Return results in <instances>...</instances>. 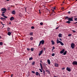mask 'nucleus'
Wrapping results in <instances>:
<instances>
[{"label": "nucleus", "mask_w": 77, "mask_h": 77, "mask_svg": "<svg viewBox=\"0 0 77 77\" xmlns=\"http://www.w3.org/2000/svg\"><path fill=\"white\" fill-rule=\"evenodd\" d=\"M73 17H69L67 19V20H68L66 22V23H67L69 24H70L71 23L70 21H73Z\"/></svg>", "instance_id": "1"}, {"label": "nucleus", "mask_w": 77, "mask_h": 77, "mask_svg": "<svg viewBox=\"0 0 77 77\" xmlns=\"http://www.w3.org/2000/svg\"><path fill=\"white\" fill-rule=\"evenodd\" d=\"M45 41L44 40H42L40 42L38 46H39L42 44V45H43V44H44Z\"/></svg>", "instance_id": "2"}, {"label": "nucleus", "mask_w": 77, "mask_h": 77, "mask_svg": "<svg viewBox=\"0 0 77 77\" xmlns=\"http://www.w3.org/2000/svg\"><path fill=\"white\" fill-rule=\"evenodd\" d=\"M71 47L72 49L75 48V45L74 43H72L71 44Z\"/></svg>", "instance_id": "3"}, {"label": "nucleus", "mask_w": 77, "mask_h": 77, "mask_svg": "<svg viewBox=\"0 0 77 77\" xmlns=\"http://www.w3.org/2000/svg\"><path fill=\"white\" fill-rule=\"evenodd\" d=\"M73 65H77V61H74L72 63Z\"/></svg>", "instance_id": "4"}, {"label": "nucleus", "mask_w": 77, "mask_h": 77, "mask_svg": "<svg viewBox=\"0 0 77 77\" xmlns=\"http://www.w3.org/2000/svg\"><path fill=\"white\" fill-rule=\"evenodd\" d=\"M1 11L3 12V11H7V10L6 8H2L1 9Z\"/></svg>", "instance_id": "5"}, {"label": "nucleus", "mask_w": 77, "mask_h": 77, "mask_svg": "<svg viewBox=\"0 0 77 77\" xmlns=\"http://www.w3.org/2000/svg\"><path fill=\"white\" fill-rule=\"evenodd\" d=\"M66 70L69 72H70L71 71L70 68H69V67H66Z\"/></svg>", "instance_id": "6"}, {"label": "nucleus", "mask_w": 77, "mask_h": 77, "mask_svg": "<svg viewBox=\"0 0 77 77\" xmlns=\"http://www.w3.org/2000/svg\"><path fill=\"white\" fill-rule=\"evenodd\" d=\"M65 51V49H63V50H61V51H60V53L62 54Z\"/></svg>", "instance_id": "7"}, {"label": "nucleus", "mask_w": 77, "mask_h": 77, "mask_svg": "<svg viewBox=\"0 0 77 77\" xmlns=\"http://www.w3.org/2000/svg\"><path fill=\"white\" fill-rule=\"evenodd\" d=\"M14 17H10V20L11 21H13L14 20Z\"/></svg>", "instance_id": "8"}, {"label": "nucleus", "mask_w": 77, "mask_h": 77, "mask_svg": "<svg viewBox=\"0 0 77 77\" xmlns=\"http://www.w3.org/2000/svg\"><path fill=\"white\" fill-rule=\"evenodd\" d=\"M43 53V51L42 50L40 51V53L39 54V56H40L42 53Z\"/></svg>", "instance_id": "9"}, {"label": "nucleus", "mask_w": 77, "mask_h": 77, "mask_svg": "<svg viewBox=\"0 0 77 77\" xmlns=\"http://www.w3.org/2000/svg\"><path fill=\"white\" fill-rule=\"evenodd\" d=\"M11 13H12V14H13L15 15V13H16V12L15 11V10H13V11H12Z\"/></svg>", "instance_id": "10"}, {"label": "nucleus", "mask_w": 77, "mask_h": 77, "mask_svg": "<svg viewBox=\"0 0 77 77\" xmlns=\"http://www.w3.org/2000/svg\"><path fill=\"white\" fill-rule=\"evenodd\" d=\"M59 66V64L57 63H55V66L56 67H58Z\"/></svg>", "instance_id": "11"}, {"label": "nucleus", "mask_w": 77, "mask_h": 77, "mask_svg": "<svg viewBox=\"0 0 77 77\" xmlns=\"http://www.w3.org/2000/svg\"><path fill=\"white\" fill-rule=\"evenodd\" d=\"M61 42V41H59V39H57V44H59V43H60Z\"/></svg>", "instance_id": "12"}, {"label": "nucleus", "mask_w": 77, "mask_h": 77, "mask_svg": "<svg viewBox=\"0 0 77 77\" xmlns=\"http://www.w3.org/2000/svg\"><path fill=\"white\" fill-rule=\"evenodd\" d=\"M58 37L59 38H61L62 37V34L60 33L59 34H58Z\"/></svg>", "instance_id": "13"}, {"label": "nucleus", "mask_w": 77, "mask_h": 77, "mask_svg": "<svg viewBox=\"0 0 77 77\" xmlns=\"http://www.w3.org/2000/svg\"><path fill=\"white\" fill-rule=\"evenodd\" d=\"M48 64H50V60L49 59H48Z\"/></svg>", "instance_id": "14"}, {"label": "nucleus", "mask_w": 77, "mask_h": 77, "mask_svg": "<svg viewBox=\"0 0 77 77\" xmlns=\"http://www.w3.org/2000/svg\"><path fill=\"white\" fill-rule=\"evenodd\" d=\"M11 34V33L10 32H8V35H9V36H10Z\"/></svg>", "instance_id": "15"}, {"label": "nucleus", "mask_w": 77, "mask_h": 77, "mask_svg": "<svg viewBox=\"0 0 77 77\" xmlns=\"http://www.w3.org/2000/svg\"><path fill=\"white\" fill-rule=\"evenodd\" d=\"M67 51H64V53H63V55H65L66 54V53H67Z\"/></svg>", "instance_id": "16"}, {"label": "nucleus", "mask_w": 77, "mask_h": 77, "mask_svg": "<svg viewBox=\"0 0 77 77\" xmlns=\"http://www.w3.org/2000/svg\"><path fill=\"white\" fill-rule=\"evenodd\" d=\"M39 74V72H36L35 73V75H37L38 76V75Z\"/></svg>", "instance_id": "17"}, {"label": "nucleus", "mask_w": 77, "mask_h": 77, "mask_svg": "<svg viewBox=\"0 0 77 77\" xmlns=\"http://www.w3.org/2000/svg\"><path fill=\"white\" fill-rule=\"evenodd\" d=\"M60 44H61V45L62 46L64 45V44L63 42H62L61 41V42L60 43Z\"/></svg>", "instance_id": "18"}, {"label": "nucleus", "mask_w": 77, "mask_h": 77, "mask_svg": "<svg viewBox=\"0 0 77 77\" xmlns=\"http://www.w3.org/2000/svg\"><path fill=\"white\" fill-rule=\"evenodd\" d=\"M40 66L41 67V69H42V70L43 69V67L42 66V64H41V63H40Z\"/></svg>", "instance_id": "19"}, {"label": "nucleus", "mask_w": 77, "mask_h": 77, "mask_svg": "<svg viewBox=\"0 0 77 77\" xmlns=\"http://www.w3.org/2000/svg\"><path fill=\"white\" fill-rule=\"evenodd\" d=\"M51 42H52V45H54V42L53 41H51Z\"/></svg>", "instance_id": "20"}, {"label": "nucleus", "mask_w": 77, "mask_h": 77, "mask_svg": "<svg viewBox=\"0 0 77 77\" xmlns=\"http://www.w3.org/2000/svg\"><path fill=\"white\" fill-rule=\"evenodd\" d=\"M30 40L31 41H32V40H33V38L32 37H31L30 38Z\"/></svg>", "instance_id": "21"}, {"label": "nucleus", "mask_w": 77, "mask_h": 77, "mask_svg": "<svg viewBox=\"0 0 77 77\" xmlns=\"http://www.w3.org/2000/svg\"><path fill=\"white\" fill-rule=\"evenodd\" d=\"M69 18V17L68 16H66L65 17V20H66V19H67H67H68Z\"/></svg>", "instance_id": "22"}, {"label": "nucleus", "mask_w": 77, "mask_h": 77, "mask_svg": "<svg viewBox=\"0 0 77 77\" xmlns=\"http://www.w3.org/2000/svg\"><path fill=\"white\" fill-rule=\"evenodd\" d=\"M46 72H48V73H49L50 72V71H49V70L46 69Z\"/></svg>", "instance_id": "23"}, {"label": "nucleus", "mask_w": 77, "mask_h": 77, "mask_svg": "<svg viewBox=\"0 0 77 77\" xmlns=\"http://www.w3.org/2000/svg\"><path fill=\"white\" fill-rule=\"evenodd\" d=\"M32 59H33L32 57H30L29 58V60H32Z\"/></svg>", "instance_id": "24"}, {"label": "nucleus", "mask_w": 77, "mask_h": 77, "mask_svg": "<svg viewBox=\"0 0 77 77\" xmlns=\"http://www.w3.org/2000/svg\"><path fill=\"white\" fill-rule=\"evenodd\" d=\"M35 61H33L32 62V65H34L35 64Z\"/></svg>", "instance_id": "25"}, {"label": "nucleus", "mask_w": 77, "mask_h": 77, "mask_svg": "<svg viewBox=\"0 0 77 77\" xmlns=\"http://www.w3.org/2000/svg\"><path fill=\"white\" fill-rule=\"evenodd\" d=\"M30 35H33V33L32 32H30Z\"/></svg>", "instance_id": "26"}, {"label": "nucleus", "mask_w": 77, "mask_h": 77, "mask_svg": "<svg viewBox=\"0 0 77 77\" xmlns=\"http://www.w3.org/2000/svg\"><path fill=\"white\" fill-rule=\"evenodd\" d=\"M43 73H41L42 74H43V75H45V72H43Z\"/></svg>", "instance_id": "27"}, {"label": "nucleus", "mask_w": 77, "mask_h": 77, "mask_svg": "<svg viewBox=\"0 0 77 77\" xmlns=\"http://www.w3.org/2000/svg\"><path fill=\"white\" fill-rule=\"evenodd\" d=\"M74 20L76 21H77V18L75 17L74 18Z\"/></svg>", "instance_id": "28"}, {"label": "nucleus", "mask_w": 77, "mask_h": 77, "mask_svg": "<svg viewBox=\"0 0 77 77\" xmlns=\"http://www.w3.org/2000/svg\"><path fill=\"white\" fill-rule=\"evenodd\" d=\"M34 50V48H31V51H33Z\"/></svg>", "instance_id": "29"}, {"label": "nucleus", "mask_w": 77, "mask_h": 77, "mask_svg": "<svg viewBox=\"0 0 77 77\" xmlns=\"http://www.w3.org/2000/svg\"><path fill=\"white\" fill-rule=\"evenodd\" d=\"M39 70H40V71L41 72H42L43 71L41 69H39Z\"/></svg>", "instance_id": "30"}, {"label": "nucleus", "mask_w": 77, "mask_h": 77, "mask_svg": "<svg viewBox=\"0 0 77 77\" xmlns=\"http://www.w3.org/2000/svg\"><path fill=\"white\" fill-rule=\"evenodd\" d=\"M55 54L54 53H52V56H55Z\"/></svg>", "instance_id": "31"}, {"label": "nucleus", "mask_w": 77, "mask_h": 77, "mask_svg": "<svg viewBox=\"0 0 77 77\" xmlns=\"http://www.w3.org/2000/svg\"><path fill=\"white\" fill-rule=\"evenodd\" d=\"M19 15V16L20 17H22V15L21 13Z\"/></svg>", "instance_id": "32"}, {"label": "nucleus", "mask_w": 77, "mask_h": 77, "mask_svg": "<svg viewBox=\"0 0 77 77\" xmlns=\"http://www.w3.org/2000/svg\"><path fill=\"white\" fill-rule=\"evenodd\" d=\"M31 28L32 29H35V27H34V26H32L31 27Z\"/></svg>", "instance_id": "33"}, {"label": "nucleus", "mask_w": 77, "mask_h": 77, "mask_svg": "<svg viewBox=\"0 0 77 77\" xmlns=\"http://www.w3.org/2000/svg\"><path fill=\"white\" fill-rule=\"evenodd\" d=\"M72 36V34H69L68 35V36Z\"/></svg>", "instance_id": "34"}, {"label": "nucleus", "mask_w": 77, "mask_h": 77, "mask_svg": "<svg viewBox=\"0 0 77 77\" xmlns=\"http://www.w3.org/2000/svg\"><path fill=\"white\" fill-rule=\"evenodd\" d=\"M3 17H5V18H8V17L7 16H4Z\"/></svg>", "instance_id": "35"}, {"label": "nucleus", "mask_w": 77, "mask_h": 77, "mask_svg": "<svg viewBox=\"0 0 77 77\" xmlns=\"http://www.w3.org/2000/svg\"><path fill=\"white\" fill-rule=\"evenodd\" d=\"M40 24L41 25H42L43 24V23L42 22L40 23Z\"/></svg>", "instance_id": "36"}, {"label": "nucleus", "mask_w": 77, "mask_h": 77, "mask_svg": "<svg viewBox=\"0 0 77 77\" xmlns=\"http://www.w3.org/2000/svg\"><path fill=\"white\" fill-rule=\"evenodd\" d=\"M72 32L73 33H75L76 32L74 30H72Z\"/></svg>", "instance_id": "37"}, {"label": "nucleus", "mask_w": 77, "mask_h": 77, "mask_svg": "<svg viewBox=\"0 0 77 77\" xmlns=\"http://www.w3.org/2000/svg\"><path fill=\"white\" fill-rule=\"evenodd\" d=\"M3 44V43L2 42H0V45H2Z\"/></svg>", "instance_id": "38"}, {"label": "nucleus", "mask_w": 77, "mask_h": 77, "mask_svg": "<svg viewBox=\"0 0 77 77\" xmlns=\"http://www.w3.org/2000/svg\"><path fill=\"white\" fill-rule=\"evenodd\" d=\"M4 15H5V14H2V17H3Z\"/></svg>", "instance_id": "39"}, {"label": "nucleus", "mask_w": 77, "mask_h": 77, "mask_svg": "<svg viewBox=\"0 0 77 77\" xmlns=\"http://www.w3.org/2000/svg\"><path fill=\"white\" fill-rule=\"evenodd\" d=\"M0 19H1L2 20H3V17H1L0 18Z\"/></svg>", "instance_id": "40"}, {"label": "nucleus", "mask_w": 77, "mask_h": 77, "mask_svg": "<svg viewBox=\"0 0 77 77\" xmlns=\"http://www.w3.org/2000/svg\"><path fill=\"white\" fill-rule=\"evenodd\" d=\"M32 73L35 74V72H34V71H32Z\"/></svg>", "instance_id": "41"}, {"label": "nucleus", "mask_w": 77, "mask_h": 77, "mask_svg": "<svg viewBox=\"0 0 77 77\" xmlns=\"http://www.w3.org/2000/svg\"><path fill=\"white\" fill-rule=\"evenodd\" d=\"M65 69V67H63V68H62V69L63 70Z\"/></svg>", "instance_id": "42"}, {"label": "nucleus", "mask_w": 77, "mask_h": 77, "mask_svg": "<svg viewBox=\"0 0 77 77\" xmlns=\"http://www.w3.org/2000/svg\"><path fill=\"white\" fill-rule=\"evenodd\" d=\"M71 13V11H69L68 12V14H70Z\"/></svg>", "instance_id": "43"}, {"label": "nucleus", "mask_w": 77, "mask_h": 77, "mask_svg": "<svg viewBox=\"0 0 77 77\" xmlns=\"http://www.w3.org/2000/svg\"><path fill=\"white\" fill-rule=\"evenodd\" d=\"M52 49H55V47L54 46H53V47H52Z\"/></svg>", "instance_id": "44"}, {"label": "nucleus", "mask_w": 77, "mask_h": 77, "mask_svg": "<svg viewBox=\"0 0 77 77\" xmlns=\"http://www.w3.org/2000/svg\"><path fill=\"white\" fill-rule=\"evenodd\" d=\"M27 50L28 51H30V49L29 48H27Z\"/></svg>", "instance_id": "45"}, {"label": "nucleus", "mask_w": 77, "mask_h": 77, "mask_svg": "<svg viewBox=\"0 0 77 77\" xmlns=\"http://www.w3.org/2000/svg\"><path fill=\"white\" fill-rule=\"evenodd\" d=\"M59 28V27H58L56 28V29H58Z\"/></svg>", "instance_id": "46"}, {"label": "nucleus", "mask_w": 77, "mask_h": 77, "mask_svg": "<svg viewBox=\"0 0 77 77\" xmlns=\"http://www.w3.org/2000/svg\"><path fill=\"white\" fill-rule=\"evenodd\" d=\"M54 10H52V12H53V13H54Z\"/></svg>", "instance_id": "47"}, {"label": "nucleus", "mask_w": 77, "mask_h": 77, "mask_svg": "<svg viewBox=\"0 0 77 77\" xmlns=\"http://www.w3.org/2000/svg\"><path fill=\"white\" fill-rule=\"evenodd\" d=\"M5 13V11H3V12H2V14Z\"/></svg>", "instance_id": "48"}, {"label": "nucleus", "mask_w": 77, "mask_h": 77, "mask_svg": "<svg viewBox=\"0 0 77 77\" xmlns=\"http://www.w3.org/2000/svg\"><path fill=\"white\" fill-rule=\"evenodd\" d=\"M60 40L62 41V39L61 38H60Z\"/></svg>", "instance_id": "49"}, {"label": "nucleus", "mask_w": 77, "mask_h": 77, "mask_svg": "<svg viewBox=\"0 0 77 77\" xmlns=\"http://www.w3.org/2000/svg\"><path fill=\"white\" fill-rule=\"evenodd\" d=\"M39 13H40V14H41V12H40V10H39Z\"/></svg>", "instance_id": "50"}, {"label": "nucleus", "mask_w": 77, "mask_h": 77, "mask_svg": "<svg viewBox=\"0 0 77 77\" xmlns=\"http://www.w3.org/2000/svg\"><path fill=\"white\" fill-rule=\"evenodd\" d=\"M7 29H10V27H8V28H7Z\"/></svg>", "instance_id": "51"}, {"label": "nucleus", "mask_w": 77, "mask_h": 77, "mask_svg": "<svg viewBox=\"0 0 77 77\" xmlns=\"http://www.w3.org/2000/svg\"><path fill=\"white\" fill-rule=\"evenodd\" d=\"M7 31H8V32H9V31H10V30L9 29H7Z\"/></svg>", "instance_id": "52"}, {"label": "nucleus", "mask_w": 77, "mask_h": 77, "mask_svg": "<svg viewBox=\"0 0 77 77\" xmlns=\"http://www.w3.org/2000/svg\"><path fill=\"white\" fill-rule=\"evenodd\" d=\"M76 23H77V22H76L75 23H74V24H76Z\"/></svg>", "instance_id": "53"}, {"label": "nucleus", "mask_w": 77, "mask_h": 77, "mask_svg": "<svg viewBox=\"0 0 77 77\" xmlns=\"http://www.w3.org/2000/svg\"><path fill=\"white\" fill-rule=\"evenodd\" d=\"M56 9V8H54V10H55Z\"/></svg>", "instance_id": "54"}, {"label": "nucleus", "mask_w": 77, "mask_h": 77, "mask_svg": "<svg viewBox=\"0 0 77 77\" xmlns=\"http://www.w3.org/2000/svg\"><path fill=\"white\" fill-rule=\"evenodd\" d=\"M13 75V74H12V75H11V77H12V76Z\"/></svg>", "instance_id": "55"}, {"label": "nucleus", "mask_w": 77, "mask_h": 77, "mask_svg": "<svg viewBox=\"0 0 77 77\" xmlns=\"http://www.w3.org/2000/svg\"><path fill=\"white\" fill-rule=\"evenodd\" d=\"M64 8L63 7L62 8H61V9L63 10Z\"/></svg>", "instance_id": "56"}, {"label": "nucleus", "mask_w": 77, "mask_h": 77, "mask_svg": "<svg viewBox=\"0 0 77 77\" xmlns=\"http://www.w3.org/2000/svg\"><path fill=\"white\" fill-rule=\"evenodd\" d=\"M2 25H5V24H3V23H2Z\"/></svg>", "instance_id": "57"}, {"label": "nucleus", "mask_w": 77, "mask_h": 77, "mask_svg": "<svg viewBox=\"0 0 77 77\" xmlns=\"http://www.w3.org/2000/svg\"><path fill=\"white\" fill-rule=\"evenodd\" d=\"M40 62H41V63H42V61L41 60L40 61Z\"/></svg>", "instance_id": "58"}, {"label": "nucleus", "mask_w": 77, "mask_h": 77, "mask_svg": "<svg viewBox=\"0 0 77 77\" xmlns=\"http://www.w3.org/2000/svg\"><path fill=\"white\" fill-rule=\"evenodd\" d=\"M39 76H40V74L39 73Z\"/></svg>", "instance_id": "59"}, {"label": "nucleus", "mask_w": 77, "mask_h": 77, "mask_svg": "<svg viewBox=\"0 0 77 77\" xmlns=\"http://www.w3.org/2000/svg\"><path fill=\"white\" fill-rule=\"evenodd\" d=\"M2 38V37L0 35V39Z\"/></svg>", "instance_id": "60"}, {"label": "nucleus", "mask_w": 77, "mask_h": 77, "mask_svg": "<svg viewBox=\"0 0 77 77\" xmlns=\"http://www.w3.org/2000/svg\"><path fill=\"white\" fill-rule=\"evenodd\" d=\"M3 20H6L5 18H3Z\"/></svg>", "instance_id": "61"}, {"label": "nucleus", "mask_w": 77, "mask_h": 77, "mask_svg": "<svg viewBox=\"0 0 77 77\" xmlns=\"http://www.w3.org/2000/svg\"><path fill=\"white\" fill-rule=\"evenodd\" d=\"M65 2H63V4H64Z\"/></svg>", "instance_id": "62"}, {"label": "nucleus", "mask_w": 77, "mask_h": 77, "mask_svg": "<svg viewBox=\"0 0 77 77\" xmlns=\"http://www.w3.org/2000/svg\"><path fill=\"white\" fill-rule=\"evenodd\" d=\"M9 24H11V22H10Z\"/></svg>", "instance_id": "63"}, {"label": "nucleus", "mask_w": 77, "mask_h": 77, "mask_svg": "<svg viewBox=\"0 0 77 77\" xmlns=\"http://www.w3.org/2000/svg\"><path fill=\"white\" fill-rule=\"evenodd\" d=\"M54 77H57V76H54Z\"/></svg>", "instance_id": "64"}]
</instances>
